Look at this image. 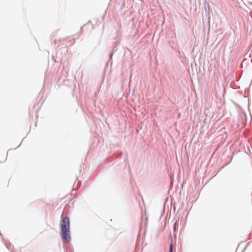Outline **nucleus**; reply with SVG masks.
<instances>
[{
  "mask_svg": "<svg viewBox=\"0 0 252 252\" xmlns=\"http://www.w3.org/2000/svg\"><path fill=\"white\" fill-rule=\"evenodd\" d=\"M61 234L63 241L69 242L70 240V224L69 218H63L60 222Z\"/></svg>",
  "mask_w": 252,
  "mask_h": 252,
  "instance_id": "obj_1",
  "label": "nucleus"
},
{
  "mask_svg": "<svg viewBox=\"0 0 252 252\" xmlns=\"http://www.w3.org/2000/svg\"><path fill=\"white\" fill-rule=\"evenodd\" d=\"M173 245L172 243L170 244L169 247V252H173Z\"/></svg>",
  "mask_w": 252,
  "mask_h": 252,
  "instance_id": "obj_2",
  "label": "nucleus"
}]
</instances>
